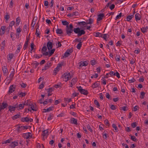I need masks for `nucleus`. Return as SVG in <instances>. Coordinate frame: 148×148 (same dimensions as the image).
Returning a JSON list of instances; mask_svg holds the SVG:
<instances>
[{"mask_svg": "<svg viewBox=\"0 0 148 148\" xmlns=\"http://www.w3.org/2000/svg\"><path fill=\"white\" fill-rule=\"evenodd\" d=\"M87 27V25H85L84 26L80 28L79 27L75 28L74 29L73 31L75 34H77V36L78 37H79L85 34L84 30L86 29V28Z\"/></svg>", "mask_w": 148, "mask_h": 148, "instance_id": "1", "label": "nucleus"}, {"mask_svg": "<svg viewBox=\"0 0 148 148\" xmlns=\"http://www.w3.org/2000/svg\"><path fill=\"white\" fill-rule=\"evenodd\" d=\"M73 26L72 24H70L69 26H66V32L67 34L69 36H70L71 34L72 33L73 30Z\"/></svg>", "mask_w": 148, "mask_h": 148, "instance_id": "2", "label": "nucleus"}, {"mask_svg": "<svg viewBox=\"0 0 148 148\" xmlns=\"http://www.w3.org/2000/svg\"><path fill=\"white\" fill-rule=\"evenodd\" d=\"M76 88L78 89L79 92L82 94H84L86 95H87L88 94V92L87 90L82 89L81 86H79V87L77 86Z\"/></svg>", "mask_w": 148, "mask_h": 148, "instance_id": "3", "label": "nucleus"}, {"mask_svg": "<svg viewBox=\"0 0 148 148\" xmlns=\"http://www.w3.org/2000/svg\"><path fill=\"white\" fill-rule=\"evenodd\" d=\"M73 51V49L71 48L67 49L66 52L64 53L63 58H66L69 56L70 55V53H72Z\"/></svg>", "mask_w": 148, "mask_h": 148, "instance_id": "4", "label": "nucleus"}, {"mask_svg": "<svg viewBox=\"0 0 148 148\" xmlns=\"http://www.w3.org/2000/svg\"><path fill=\"white\" fill-rule=\"evenodd\" d=\"M88 61H85L84 62L82 61H81L78 63L79 64L78 68L80 69L81 67H82L83 66H87L88 64Z\"/></svg>", "mask_w": 148, "mask_h": 148, "instance_id": "5", "label": "nucleus"}, {"mask_svg": "<svg viewBox=\"0 0 148 148\" xmlns=\"http://www.w3.org/2000/svg\"><path fill=\"white\" fill-rule=\"evenodd\" d=\"M16 88V86L15 85H11L9 88V90L8 93L9 94H10L15 91Z\"/></svg>", "mask_w": 148, "mask_h": 148, "instance_id": "6", "label": "nucleus"}, {"mask_svg": "<svg viewBox=\"0 0 148 148\" xmlns=\"http://www.w3.org/2000/svg\"><path fill=\"white\" fill-rule=\"evenodd\" d=\"M52 42H51L49 41L47 42V47L48 49L49 50H51L53 48V44L52 42L53 41V40H51Z\"/></svg>", "mask_w": 148, "mask_h": 148, "instance_id": "7", "label": "nucleus"}, {"mask_svg": "<svg viewBox=\"0 0 148 148\" xmlns=\"http://www.w3.org/2000/svg\"><path fill=\"white\" fill-rule=\"evenodd\" d=\"M104 16V13L98 15V17L97 19V23L98 24L99 23V21L102 20L103 17Z\"/></svg>", "mask_w": 148, "mask_h": 148, "instance_id": "8", "label": "nucleus"}, {"mask_svg": "<svg viewBox=\"0 0 148 148\" xmlns=\"http://www.w3.org/2000/svg\"><path fill=\"white\" fill-rule=\"evenodd\" d=\"M62 77L67 78L69 79H70L71 78L70 73H64L62 75Z\"/></svg>", "mask_w": 148, "mask_h": 148, "instance_id": "9", "label": "nucleus"}, {"mask_svg": "<svg viewBox=\"0 0 148 148\" xmlns=\"http://www.w3.org/2000/svg\"><path fill=\"white\" fill-rule=\"evenodd\" d=\"M30 107V108L32 110H33L34 111H36L37 110V108L36 107V105L34 103L33 104H32L31 103Z\"/></svg>", "mask_w": 148, "mask_h": 148, "instance_id": "10", "label": "nucleus"}, {"mask_svg": "<svg viewBox=\"0 0 148 148\" xmlns=\"http://www.w3.org/2000/svg\"><path fill=\"white\" fill-rule=\"evenodd\" d=\"M51 63L50 62H48L47 64L45 65V67L44 69H42V70H47L48 68L50 67L51 66Z\"/></svg>", "mask_w": 148, "mask_h": 148, "instance_id": "11", "label": "nucleus"}, {"mask_svg": "<svg viewBox=\"0 0 148 148\" xmlns=\"http://www.w3.org/2000/svg\"><path fill=\"white\" fill-rule=\"evenodd\" d=\"M78 14V12L77 11L73 12L72 13H70L67 15V16L69 17H73L74 16H77Z\"/></svg>", "mask_w": 148, "mask_h": 148, "instance_id": "12", "label": "nucleus"}, {"mask_svg": "<svg viewBox=\"0 0 148 148\" xmlns=\"http://www.w3.org/2000/svg\"><path fill=\"white\" fill-rule=\"evenodd\" d=\"M8 106V104L6 103V102L5 101H3L2 103V105H1V108H0L1 110H3L4 109L7 108Z\"/></svg>", "mask_w": 148, "mask_h": 148, "instance_id": "13", "label": "nucleus"}, {"mask_svg": "<svg viewBox=\"0 0 148 148\" xmlns=\"http://www.w3.org/2000/svg\"><path fill=\"white\" fill-rule=\"evenodd\" d=\"M31 133L30 132H28L24 134L23 136V137L26 139L30 138L32 137V135Z\"/></svg>", "mask_w": 148, "mask_h": 148, "instance_id": "14", "label": "nucleus"}, {"mask_svg": "<svg viewBox=\"0 0 148 148\" xmlns=\"http://www.w3.org/2000/svg\"><path fill=\"white\" fill-rule=\"evenodd\" d=\"M70 122L71 123L74 124L75 125H77L78 124L77 120L73 118H71Z\"/></svg>", "mask_w": 148, "mask_h": 148, "instance_id": "15", "label": "nucleus"}, {"mask_svg": "<svg viewBox=\"0 0 148 148\" xmlns=\"http://www.w3.org/2000/svg\"><path fill=\"white\" fill-rule=\"evenodd\" d=\"M48 129H47V130H43L42 132V136L43 137L44 136H46V137H47L49 135L48 131Z\"/></svg>", "mask_w": 148, "mask_h": 148, "instance_id": "16", "label": "nucleus"}, {"mask_svg": "<svg viewBox=\"0 0 148 148\" xmlns=\"http://www.w3.org/2000/svg\"><path fill=\"white\" fill-rule=\"evenodd\" d=\"M18 145V143L15 142H12L10 145V148H14L16 146Z\"/></svg>", "mask_w": 148, "mask_h": 148, "instance_id": "17", "label": "nucleus"}, {"mask_svg": "<svg viewBox=\"0 0 148 148\" xmlns=\"http://www.w3.org/2000/svg\"><path fill=\"white\" fill-rule=\"evenodd\" d=\"M86 25L88 24H92L94 22V20L91 18H89L88 20H86Z\"/></svg>", "mask_w": 148, "mask_h": 148, "instance_id": "18", "label": "nucleus"}, {"mask_svg": "<svg viewBox=\"0 0 148 148\" xmlns=\"http://www.w3.org/2000/svg\"><path fill=\"white\" fill-rule=\"evenodd\" d=\"M135 18L136 21L140 20L141 19V16L138 13H136L135 15Z\"/></svg>", "mask_w": 148, "mask_h": 148, "instance_id": "19", "label": "nucleus"}, {"mask_svg": "<svg viewBox=\"0 0 148 148\" xmlns=\"http://www.w3.org/2000/svg\"><path fill=\"white\" fill-rule=\"evenodd\" d=\"M56 33L58 34H60L61 35H62L63 34V32L62 31V30L61 29L58 28L56 30Z\"/></svg>", "mask_w": 148, "mask_h": 148, "instance_id": "20", "label": "nucleus"}, {"mask_svg": "<svg viewBox=\"0 0 148 148\" xmlns=\"http://www.w3.org/2000/svg\"><path fill=\"white\" fill-rule=\"evenodd\" d=\"M78 25L80 26L81 27L84 26L85 25H86V23L85 21H82L78 22L77 23Z\"/></svg>", "mask_w": 148, "mask_h": 148, "instance_id": "21", "label": "nucleus"}, {"mask_svg": "<svg viewBox=\"0 0 148 148\" xmlns=\"http://www.w3.org/2000/svg\"><path fill=\"white\" fill-rule=\"evenodd\" d=\"M0 46L1 47V50L2 51L4 49V47H5V40H3V42H2Z\"/></svg>", "mask_w": 148, "mask_h": 148, "instance_id": "22", "label": "nucleus"}, {"mask_svg": "<svg viewBox=\"0 0 148 148\" xmlns=\"http://www.w3.org/2000/svg\"><path fill=\"white\" fill-rule=\"evenodd\" d=\"M16 107H14V106H10L8 107V108L9 109V110L11 112L12 111H14L16 108Z\"/></svg>", "mask_w": 148, "mask_h": 148, "instance_id": "23", "label": "nucleus"}, {"mask_svg": "<svg viewBox=\"0 0 148 148\" xmlns=\"http://www.w3.org/2000/svg\"><path fill=\"white\" fill-rule=\"evenodd\" d=\"M24 105V106H29V108L31 104V103L30 102V101L27 100L25 101L24 103H23Z\"/></svg>", "mask_w": 148, "mask_h": 148, "instance_id": "24", "label": "nucleus"}, {"mask_svg": "<svg viewBox=\"0 0 148 148\" xmlns=\"http://www.w3.org/2000/svg\"><path fill=\"white\" fill-rule=\"evenodd\" d=\"M98 82V81L96 82L93 84L92 86V87L93 88H94L99 86V84L97 83Z\"/></svg>", "mask_w": 148, "mask_h": 148, "instance_id": "25", "label": "nucleus"}, {"mask_svg": "<svg viewBox=\"0 0 148 148\" xmlns=\"http://www.w3.org/2000/svg\"><path fill=\"white\" fill-rule=\"evenodd\" d=\"M2 70L3 71V73L4 74L8 72L7 68L6 66H4L3 67H2Z\"/></svg>", "mask_w": 148, "mask_h": 148, "instance_id": "26", "label": "nucleus"}, {"mask_svg": "<svg viewBox=\"0 0 148 148\" xmlns=\"http://www.w3.org/2000/svg\"><path fill=\"white\" fill-rule=\"evenodd\" d=\"M20 20V17H19L16 18V23L15 24L16 26H18L19 25Z\"/></svg>", "mask_w": 148, "mask_h": 148, "instance_id": "27", "label": "nucleus"}, {"mask_svg": "<svg viewBox=\"0 0 148 148\" xmlns=\"http://www.w3.org/2000/svg\"><path fill=\"white\" fill-rule=\"evenodd\" d=\"M39 64V63L36 61H35L34 62H33L32 64V65L34 66V67L36 68V67Z\"/></svg>", "mask_w": 148, "mask_h": 148, "instance_id": "28", "label": "nucleus"}, {"mask_svg": "<svg viewBox=\"0 0 148 148\" xmlns=\"http://www.w3.org/2000/svg\"><path fill=\"white\" fill-rule=\"evenodd\" d=\"M14 56V55L12 53H9L8 54V59L10 61L11 59L13 58Z\"/></svg>", "mask_w": 148, "mask_h": 148, "instance_id": "29", "label": "nucleus"}, {"mask_svg": "<svg viewBox=\"0 0 148 148\" xmlns=\"http://www.w3.org/2000/svg\"><path fill=\"white\" fill-rule=\"evenodd\" d=\"M20 113H19L18 114L14 115L13 116L12 119L13 120H15L19 118L20 117Z\"/></svg>", "mask_w": 148, "mask_h": 148, "instance_id": "30", "label": "nucleus"}, {"mask_svg": "<svg viewBox=\"0 0 148 148\" xmlns=\"http://www.w3.org/2000/svg\"><path fill=\"white\" fill-rule=\"evenodd\" d=\"M14 70L13 71H12L11 72V73L10 75V79L11 80H12L13 78L14 75Z\"/></svg>", "mask_w": 148, "mask_h": 148, "instance_id": "31", "label": "nucleus"}, {"mask_svg": "<svg viewBox=\"0 0 148 148\" xmlns=\"http://www.w3.org/2000/svg\"><path fill=\"white\" fill-rule=\"evenodd\" d=\"M112 127L114 128L115 130H113L114 132H117L118 131V129L117 127L116 126V125L113 124L112 125Z\"/></svg>", "mask_w": 148, "mask_h": 148, "instance_id": "32", "label": "nucleus"}, {"mask_svg": "<svg viewBox=\"0 0 148 148\" xmlns=\"http://www.w3.org/2000/svg\"><path fill=\"white\" fill-rule=\"evenodd\" d=\"M21 127H22L21 130H24L25 129H27L29 128H30L31 126H21Z\"/></svg>", "mask_w": 148, "mask_h": 148, "instance_id": "33", "label": "nucleus"}, {"mask_svg": "<svg viewBox=\"0 0 148 148\" xmlns=\"http://www.w3.org/2000/svg\"><path fill=\"white\" fill-rule=\"evenodd\" d=\"M148 29L147 27H143L141 29V31L143 33H144L146 32L147 29Z\"/></svg>", "mask_w": 148, "mask_h": 148, "instance_id": "34", "label": "nucleus"}, {"mask_svg": "<svg viewBox=\"0 0 148 148\" xmlns=\"http://www.w3.org/2000/svg\"><path fill=\"white\" fill-rule=\"evenodd\" d=\"M94 103L96 105L98 108L100 107V104L99 102L96 99L94 100Z\"/></svg>", "mask_w": 148, "mask_h": 148, "instance_id": "35", "label": "nucleus"}, {"mask_svg": "<svg viewBox=\"0 0 148 148\" xmlns=\"http://www.w3.org/2000/svg\"><path fill=\"white\" fill-rule=\"evenodd\" d=\"M54 88L51 87L47 89V91L48 92H51L53 91Z\"/></svg>", "mask_w": 148, "mask_h": 148, "instance_id": "36", "label": "nucleus"}, {"mask_svg": "<svg viewBox=\"0 0 148 148\" xmlns=\"http://www.w3.org/2000/svg\"><path fill=\"white\" fill-rule=\"evenodd\" d=\"M45 84V82H42V83L40 84L39 87V89H41L43 88L44 87V84Z\"/></svg>", "mask_w": 148, "mask_h": 148, "instance_id": "37", "label": "nucleus"}, {"mask_svg": "<svg viewBox=\"0 0 148 148\" xmlns=\"http://www.w3.org/2000/svg\"><path fill=\"white\" fill-rule=\"evenodd\" d=\"M62 23L64 25H66V26H69V23L66 21H62Z\"/></svg>", "mask_w": 148, "mask_h": 148, "instance_id": "38", "label": "nucleus"}, {"mask_svg": "<svg viewBox=\"0 0 148 148\" xmlns=\"http://www.w3.org/2000/svg\"><path fill=\"white\" fill-rule=\"evenodd\" d=\"M24 104H20L18 105V108H19V109H17L18 110H19V109H22L23 108H24Z\"/></svg>", "mask_w": 148, "mask_h": 148, "instance_id": "39", "label": "nucleus"}, {"mask_svg": "<svg viewBox=\"0 0 148 148\" xmlns=\"http://www.w3.org/2000/svg\"><path fill=\"white\" fill-rule=\"evenodd\" d=\"M39 29L38 28H37L36 29V32L35 34L38 37H40V36H39V35L40 34V33L39 31L38 32V29Z\"/></svg>", "mask_w": 148, "mask_h": 148, "instance_id": "40", "label": "nucleus"}, {"mask_svg": "<svg viewBox=\"0 0 148 148\" xmlns=\"http://www.w3.org/2000/svg\"><path fill=\"white\" fill-rule=\"evenodd\" d=\"M82 45V42H80V43L78 44L77 46V48L79 50L80 49Z\"/></svg>", "mask_w": 148, "mask_h": 148, "instance_id": "41", "label": "nucleus"}, {"mask_svg": "<svg viewBox=\"0 0 148 148\" xmlns=\"http://www.w3.org/2000/svg\"><path fill=\"white\" fill-rule=\"evenodd\" d=\"M47 50V47L46 46H44L42 48L41 51L42 52H46Z\"/></svg>", "mask_w": 148, "mask_h": 148, "instance_id": "42", "label": "nucleus"}, {"mask_svg": "<svg viewBox=\"0 0 148 148\" xmlns=\"http://www.w3.org/2000/svg\"><path fill=\"white\" fill-rule=\"evenodd\" d=\"M145 93L144 92H142L140 93V97L141 99H143L144 98Z\"/></svg>", "mask_w": 148, "mask_h": 148, "instance_id": "43", "label": "nucleus"}, {"mask_svg": "<svg viewBox=\"0 0 148 148\" xmlns=\"http://www.w3.org/2000/svg\"><path fill=\"white\" fill-rule=\"evenodd\" d=\"M12 140L11 139H9L5 141H3V142L2 143V144H6L7 143H10L11 142V140Z\"/></svg>", "mask_w": 148, "mask_h": 148, "instance_id": "44", "label": "nucleus"}, {"mask_svg": "<svg viewBox=\"0 0 148 148\" xmlns=\"http://www.w3.org/2000/svg\"><path fill=\"white\" fill-rule=\"evenodd\" d=\"M53 106L49 108L46 109V111L47 112H49L50 111H52L53 110Z\"/></svg>", "mask_w": 148, "mask_h": 148, "instance_id": "45", "label": "nucleus"}, {"mask_svg": "<svg viewBox=\"0 0 148 148\" xmlns=\"http://www.w3.org/2000/svg\"><path fill=\"white\" fill-rule=\"evenodd\" d=\"M122 13L121 12L120 13V14L119 15H117L116 16V17L115 20H116V19L120 18L122 16Z\"/></svg>", "mask_w": 148, "mask_h": 148, "instance_id": "46", "label": "nucleus"}, {"mask_svg": "<svg viewBox=\"0 0 148 148\" xmlns=\"http://www.w3.org/2000/svg\"><path fill=\"white\" fill-rule=\"evenodd\" d=\"M6 14L5 16V18L6 21H8L10 18V16L8 15V13H6Z\"/></svg>", "mask_w": 148, "mask_h": 148, "instance_id": "47", "label": "nucleus"}, {"mask_svg": "<svg viewBox=\"0 0 148 148\" xmlns=\"http://www.w3.org/2000/svg\"><path fill=\"white\" fill-rule=\"evenodd\" d=\"M127 108L126 106H123L121 107L120 110H123V111H125L127 110Z\"/></svg>", "mask_w": 148, "mask_h": 148, "instance_id": "48", "label": "nucleus"}, {"mask_svg": "<svg viewBox=\"0 0 148 148\" xmlns=\"http://www.w3.org/2000/svg\"><path fill=\"white\" fill-rule=\"evenodd\" d=\"M61 83H60L59 84H55L54 86V87H55V88H58L59 87H61Z\"/></svg>", "mask_w": 148, "mask_h": 148, "instance_id": "49", "label": "nucleus"}, {"mask_svg": "<svg viewBox=\"0 0 148 148\" xmlns=\"http://www.w3.org/2000/svg\"><path fill=\"white\" fill-rule=\"evenodd\" d=\"M14 24L15 22L14 21H12L10 22L9 26L11 27V28H12V26Z\"/></svg>", "mask_w": 148, "mask_h": 148, "instance_id": "50", "label": "nucleus"}, {"mask_svg": "<svg viewBox=\"0 0 148 148\" xmlns=\"http://www.w3.org/2000/svg\"><path fill=\"white\" fill-rule=\"evenodd\" d=\"M60 99H58V100H55L54 103V104L55 105H57L58 103H60Z\"/></svg>", "mask_w": 148, "mask_h": 148, "instance_id": "51", "label": "nucleus"}, {"mask_svg": "<svg viewBox=\"0 0 148 148\" xmlns=\"http://www.w3.org/2000/svg\"><path fill=\"white\" fill-rule=\"evenodd\" d=\"M49 56L50 57L54 53V52L52 50H49Z\"/></svg>", "mask_w": 148, "mask_h": 148, "instance_id": "52", "label": "nucleus"}, {"mask_svg": "<svg viewBox=\"0 0 148 148\" xmlns=\"http://www.w3.org/2000/svg\"><path fill=\"white\" fill-rule=\"evenodd\" d=\"M77 80L76 79L73 78L71 82L73 83V84H75L76 82H77Z\"/></svg>", "mask_w": 148, "mask_h": 148, "instance_id": "53", "label": "nucleus"}, {"mask_svg": "<svg viewBox=\"0 0 148 148\" xmlns=\"http://www.w3.org/2000/svg\"><path fill=\"white\" fill-rule=\"evenodd\" d=\"M104 123H105V124L107 126H109L110 124H109V121H108V120L107 119L105 120L104 121Z\"/></svg>", "mask_w": 148, "mask_h": 148, "instance_id": "54", "label": "nucleus"}, {"mask_svg": "<svg viewBox=\"0 0 148 148\" xmlns=\"http://www.w3.org/2000/svg\"><path fill=\"white\" fill-rule=\"evenodd\" d=\"M131 139L134 141H136V138L134 136H131Z\"/></svg>", "mask_w": 148, "mask_h": 148, "instance_id": "55", "label": "nucleus"}, {"mask_svg": "<svg viewBox=\"0 0 148 148\" xmlns=\"http://www.w3.org/2000/svg\"><path fill=\"white\" fill-rule=\"evenodd\" d=\"M27 24H25V25L23 27V30L24 32H25L27 31Z\"/></svg>", "mask_w": 148, "mask_h": 148, "instance_id": "56", "label": "nucleus"}, {"mask_svg": "<svg viewBox=\"0 0 148 148\" xmlns=\"http://www.w3.org/2000/svg\"><path fill=\"white\" fill-rule=\"evenodd\" d=\"M135 62V60L133 59H132L131 61H130V64H132V65H133V67H134L135 66V64H134Z\"/></svg>", "mask_w": 148, "mask_h": 148, "instance_id": "57", "label": "nucleus"}, {"mask_svg": "<svg viewBox=\"0 0 148 148\" xmlns=\"http://www.w3.org/2000/svg\"><path fill=\"white\" fill-rule=\"evenodd\" d=\"M131 125L132 127L133 128H134L136 126V122L132 123L131 124Z\"/></svg>", "mask_w": 148, "mask_h": 148, "instance_id": "58", "label": "nucleus"}, {"mask_svg": "<svg viewBox=\"0 0 148 148\" xmlns=\"http://www.w3.org/2000/svg\"><path fill=\"white\" fill-rule=\"evenodd\" d=\"M114 75L116 76L118 78H120V74L117 71H116V73H115Z\"/></svg>", "mask_w": 148, "mask_h": 148, "instance_id": "59", "label": "nucleus"}, {"mask_svg": "<svg viewBox=\"0 0 148 148\" xmlns=\"http://www.w3.org/2000/svg\"><path fill=\"white\" fill-rule=\"evenodd\" d=\"M87 127L88 128V130L91 132H92V130L91 127H90V125H89L88 124L87 125Z\"/></svg>", "mask_w": 148, "mask_h": 148, "instance_id": "60", "label": "nucleus"}, {"mask_svg": "<svg viewBox=\"0 0 148 148\" xmlns=\"http://www.w3.org/2000/svg\"><path fill=\"white\" fill-rule=\"evenodd\" d=\"M63 64L64 62H62L60 64H58L57 65V68H58L59 69L60 67H61L63 65Z\"/></svg>", "mask_w": 148, "mask_h": 148, "instance_id": "61", "label": "nucleus"}, {"mask_svg": "<svg viewBox=\"0 0 148 148\" xmlns=\"http://www.w3.org/2000/svg\"><path fill=\"white\" fill-rule=\"evenodd\" d=\"M91 62V64L93 66L95 64V59H94L93 60H92L90 61Z\"/></svg>", "mask_w": 148, "mask_h": 148, "instance_id": "62", "label": "nucleus"}, {"mask_svg": "<svg viewBox=\"0 0 148 148\" xmlns=\"http://www.w3.org/2000/svg\"><path fill=\"white\" fill-rule=\"evenodd\" d=\"M137 5V4H135L133 5L131 7V10H132V9H135V8Z\"/></svg>", "mask_w": 148, "mask_h": 148, "instance_id": "63", "label": "nucleus"}, {"mask_svg": "<svg viewBox=\"0 0 148 148\" xmlns=\"http://www.w3.org/2000/svg\"><path fill=\"white\" fill-rule=\"evenodd\" d=\"M106 97L108 99H110V96L109 95V93H108L107 92L106 93Z\"/></svg>", "mask_w": 148, "mask_h": 148, "instance_id": "64", "label": "nucleus"}]
</instances>
